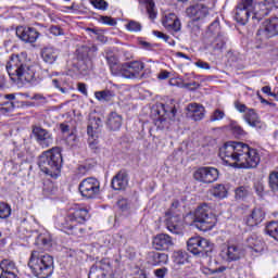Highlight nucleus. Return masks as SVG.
<instances>
[{"instance_id":"aec40b11","label":"nucleus","mask_w":278,"mask_h":278,"mask_svg":"<svg viewBox=\"0 0 278 278\" xmlns=\"http://www.w3.org/2000/svg\"><path fill=\"white\" fill-rule=\"evenodd\" d=\"M187 117L191 121H203L205 118V106L199 103H189L187 105Z\"/></svg>"},{"instance_id":"79ce46f5","label":"nucleus","mask_w":278,"mask_h":278,"mask_svg":"<svg viewBox=\"0 0 278 278\" xmlns=\"http://www.w3.org/2000/svg\"><path fill=\"white\" fill-rule=\"evenodd\" d=\"M144 3L149 18H151V21L155 20V16H157V13H155V2H153V0H144Z\"/></svg>"},{"instance_id":"c756f323","label":"nucleus","mask_w":278,"mask_h":278,"mask_svg":"<svg viewBox=\"0 0 278 278\" xmlns=\"http://www.w3.org/2000/svg\"><path fill=\"white\" fill-rule=\"evenodd\" d=\"M228 193L229 191L227 190V187L223 184L215 185L210 189V194L215 199H227Z\"/></svg>"},{"instance_id":"0eeeda50","label":"nucleus","mask_w":278,"mask_h":278,"mask_svg":"<svg viewBox=\"0 0 278 278\" xmlns=\"http://www.w3.org/2000/svg\"><path fill=\"white\" fill-rule=\"evenodd\" d=\"M193 223L200 231H211L216 226V215L207 203H203L194 212Z\"/></svg>"},{"instance_id":"b1692460","label":"nucleus","mask_w":278,"mask_h":278,"mask_svg":"<svg viewBox=\"0 0 278 278\" xmlns=\"http://www.w3.org/2000/svg\"><path fill=\"white\" fill-rule=\"evenodd\" d=\"M163 26L169 31H179L181 29V22L175 13H172L164 17Z\"/></svg>"},{"instance_id":"a878e982","label":"nucleus","mask_w":278,"mask_h":278,"mask_svg":"<svg viewBox=\"0 0 278 278\" xmlns=\"http://www.w3.org/2000/svg\"><path fill=\"white\" fill-rule=\"evenodd\" d=\"M265 217L266 214L262 208H254L252 213L247 217L245 223L249 227H256V225H260Z\"/></svg>"},{"instance_id":"5fc2aeb1","label":"nucleus","mask_w":278,"mask_h":278,"mask_svg":"<svg viewBox=\"0 0 278 278\" xmlns=\"http://www.w3.org/2000/svg\"><path fill=\"white\" fill-rule=\"evenodd\" d=\"M235 108L236 110H238V112H240L241 114H245V112H249V108H247L245 104L240 103V102H235Z\"/></svg>"},{"instance_id":"a18cd8bd","label":"nucleus","mask_w":278,"mask_h":278,"mask_svg":"<svg viewBox=\"0 0 278 278\" xmlns=\"http://www.w3.org/2000/svg\"><path fill=\"white\" fill-rule=\"evenodd\" d=\"M10 214H12V208L5 202L0 203V218H9Z\"/></svg>"},{"instance_id":"9d476101","label":"nucleus","mask_w":278,"mask_h":278,"mask_svg":"<svg viewBox=\"0 0 278 278\" xmlns=\"http://www.w3.org/2000/svg\"><path fill=\"white\" fill-rule=\"evenodd\" d=\"M78 190L85 199H96L101 192V182L94 177L85 178L80 181Z\"/></svg>"},{"instance_id":"f3484780","label":"nucleus","mask_w":278,"mask_h":278,"mask_svg":"<svg viewBox=\"0 0 278 278\" xmlns=\"http://www.w3.org/2000/svg\"><path fill=\"white\" fill-rule=\"evenodd\" d=\"M244 257V251L240 248V245L229 244L226 249L222 251V258L225 262H239Z\"/></svg>"},{"instance_id":"603ef678","label":"nucleus","mask_w":278,"mask_h":278,"mask_svg":"<svg viewBox=\"0 0 278 278\" xmlns=\"http://www.w3.org/2000/svg\"><path fill=\"white\" fill-rule=\"evenodd\" d=\"M100 21L103 23V25H110V27H114L116 25V20L110 17V16H100Z\"/></svg>"},{"instance_id":"5701e85b","label":"nucleus","mask_w":278,"mask_h":278,"mask_svg":"<svg viewBox=\"0 0 278 278\" xmlns=\"http://www.w3.org/2000/svg\"><path fill=\"white\" fill-rule=\"evenodd\" d=\"M106 127L110 131H118L123 127V115L112 112L106 119Z\"/></svg>"},{"instance_id":"13d9d810","label":"nucleus","mask_w":278,"mask_h":278,"mask_svg":"<svg viewBox=\"0 0 278 278\" xmlns=\"http://www.w3.org/2000/svg\"><path fill=\"white\" fill-rule=\"evenodd\" d=\"M153 35L156 36V38H162V40H164L165 42H168V40H170V37L168 35H165L160 30H153Z\"/></svg>"},{"instance_id":"e2e57ef3","label":"nucleus","mask_w":278,"mask_h":278,"mask_svg":"<svg viewBox=\"0 0 278 278\" xmlns=\"http://www.w3.org/2000/svg\"><path fill=\"white\" fill-rule=\"evenodd\" d=\"M225 270H227L226 266H220V267L215 268V269H208L210 275H216L218 273H225Z\"/></svg>"},{"instance_id":"393cba45","label":"nucleus","mask_w":278,"mask_h":278,"mask_svg":"<svg viewBox=\"0 0 278 278\" xmlns=\"http://www.w3.org/2000/svg\"><path fill=\"white\" fill-rule=\"evenodd\" d=\"M128 184L129 180L127 179V173L122 170L113 177L111 186L113 190H125Z\"/></svg>"},{"instance_id":"4c0bfd02","label":"nucleus","mask_w":278,"mask_h":278,"mask_svg":"<svg viewBox=\"0 0 278 278\" xmlns=\"http://www.w3.org/2000/svg\"><path fill=\"white\" fill-rule=\"evenodd\" d=\"M268 186L271 192H278V172L274 170L269 173Z\"/></svg>"},{"instance_id":"e433bc0d","label":"nucleus","mask_w":278,"mask_h":278,"mask_svg":"<svg viewBox=\"0 0 278 278\" xmlns=\"http://www.w3.org/2000/svg\"><path fill=\"white\" fill-rule=\"evenodd\" d=\"M174 264H177L178 266H181L188 262V253L179 250L174 252L173 254Z\"/></svg>"},{"instance_id":"cd10ccee","label":"nucleus","mask_w":278,"mask_h":278,"mask_svg":"<svg viewBox=\"0 0 278 278\" xmlns=\"http://www.w3.org/2000/svg\"><path fill=\"white\" fill-rule=\"evenodd\" d=\"M243 118L250 127H258L262 129V119L260 118V115L255 112L253 109H249L244 115Z\"/></svg>"},{"instance_id":"72a5a7b5","label":"nucleus","mask_w":278,"mask_h":278,"mask_svg":"<svg viewBox=\"0 0 278 278\" xmlns=\"http://www.w3.org/2000/svg\"><path fill=\"white\" fill-rule=\"evenodd\" d=\"M0 269L2 273L9 274V273H16V264L13 261H10L8 258H4L0 262Z\"/></svg>"},{"instance_id":"dca6fc26","label":"nucleus","mask_w":278,"mask_h":278,"mask_svg":"<svg viewBox=\"0 0 278 278\" xmlns=\"http://www.w3.org/2000/svg\"><path fill=\"white\" fill-rule=\"evenodd\" d=\"M33 136L41 149H49L53 144V135L42 127L35 126L33 128Z\"/></svg>"},{"instance_id":"bf43d9fd","label":"nucleus","mask_w":278,"mask_h":278,"mask_svg":"<svg viewBox=\"0 0 278 278\" xmlns=\"http://www.w3.org/2000/svg\"><path fill=\"white\" fill-rule=\"evenodd\" d=\"M195 66H198V68H203L204 71H210V63L207 62L198 61L195 62Z\"/></svg>"},{"instance_id":"69168bd1","label":"nucleus","mask_w":278,"mask_h":278,"mask_svg":"<svg viewBox=\"0 0 278 278\" xmlns=\"http://www.w3.org/2000/svg\"><path fill=\"white\" fill-rule=\"evenodd\" d=\"M60 129H61L62 134L71 132V126H68V124H65V123L60 124Z\"/></svg>"},{"instance_id":"a211bd4d","label":"nucleus","mask_w":278,"mask_h":278,"mask_svg":"<svg viewBox=\"0 0 278 278\" xmlns=\"http://www.w3.org/2000/svg\"><path fill=\"white\" fill-rule=\"evenodd\" d=\"M16 36L18 39L23 40V42L34 43L38 40L40 34L34 27L18 26L16 28Z\"/></svg>"},{"instance_id":"6ab92c4d","label":"nucleus","mask_w":278,"mask_h":278,"mask_svg":"<svg viewBox=\"0 0 278 278\" xmlns=\"http://www.w3.org/2000/svg\"><path fill=\"white\" fill-rule=\"evenodd\" d=\"M152 244L156 251H168V249L175 247V241L169 235L160 233L153 238Z\"/></svg>"},{"instance_id":"338daca9","label":"nucleus","mask_w":278,"mask_h":278,"mask_svg":"<svg viewBox=\"0 0 278 278\" xmlns=\"http://www.w3.org/2000/svg\"><path fill=\"white\" fill-rule=\"evenodd\" d=\"M0 278H20L18 275H16V271L13 273H1Z\"/></svg>"},{"instance_id":"58836bf2","label":"nucleus","mask_w":278,"mask_h":278,"mask_svg":"<svg viewBox=\"0 0 278 278\" xmlns=\"http://www.w3.org/2000/svg\"><path fill=\"white\" fill-rule=\"evenodd\" d=\"M249 197V186H240L235 189V199L242 201Z\"/></svg>"},{"instance_id":"680f3d73","label":"nucleus","mask_w":278,"mask_h":278,"mask_svg":"<svg viewBox=\"0 0 278 278\" xmlns=\"http://www.w3.org/2000/svg\"><path fill=\"white\" fill-rule=\"evenodd\" d=\"M78 90L81 92V94H85V97H88V89L86 87V84L78 83Z\"/></svg>"},{"instance_id":"2f4dec72","label":"nucleus","mask_w":278,"mask_h":278,"mask_svg":"<svg viewBox=\"0 0 278 278\" xmlns=\"http://www.w3.org/2000/svg\"><path fill=\"white\" fill-rule=\"evenodd\" d=\"M265 231L267 236L278 242V220H271L266 224Z\"/></svg>"},{"instance_id":"6e6552de","label":"nucleus","mask_w":278,"mask_h":278,"mask_svg":"<svg viewBox=\"0 0 278 278\" xmlns=\"http://www.w3.org/2000/svg\"><path fill=\"white\" fill-rule=\"evenodd\" d=\"M257 18L261 21L262 15L255 11V2L253 0H239L235 10V21L239 25L249 23V18Z\"/></svg>"},{"instance_id":"c9c22d12","label":"nucleus","mask_w":278,"mask_h":278,"mask_svg":"<svg viewBox=\"0 0 278 278\" xmlns=\"http://www.w3.org/2000/svg\"><path fill=\"white\" fill-rule=\"evenodd\" d=\"M88 278H105V273L101 269V263L91 266Z\"/></svg>"},{"instance_id":"ea45409f","label":"nucleus","mask_w":278,"mask_h":278,"mask_svg":"<svg viewBox=\"0 0 278 278\" xmlns=\"http://www.w3.org/2000/svg\"><path fill=\"white\" fill-rule=\"evenodd\" d=\"M94 97L98 101H112L114 92L110 90L96 91Z\"/></svg>"},{"instance_id":"f8f14e48","label":"nucleus","mask_w":278,"mask_h":278,"mask_svg":"<svg viewBox=\"0 0 278 278\" xmlns=\"http://www.w3.org/2000/svg\"><path fill=\"white\" fill-rule=\"evenodd\" d=\"M186 12L190 18H193V21L188 23V27H194V23H197V21H203L210 16V8L203 3L189 7Z\"/></svg>"},{"instance_id":"f03ea898","label":"nucleus","mask_w":278,"mask_h":278,"mask_svg":"<svg viewBox=\"0 0 278 278\" xmlns=\"http://www.w3.org/2000/svg\"><path fill=\"white\" fill-rule=\"evenodd\" d=\"M7 72L14 84H35L36 66L27 59V53L11 55L7 63Z\"/></svg>"},{"instance_id":"4d7b16f0","label":"nucleus","mask_w":278,"mask_h":278,"mask_svg":"<svg viewBox=\"0 0 278 278\" xmlns=\"http://www.w3.org/2000/svg\"><path fill=\"white\" fill-rule=\"evenodd\" d=\"M168 273V269L163 267L154 270V275L157 278H164L166 277V274Z\"/></svg>"},{"instance_id":"473e14b6","label":"nucleus","mask_w":278,"mask_h":278,"mask_svg":"<svg viewBox=\"0 0 278 278\" xmlns=\"http://www.w3.org/2000/svg\"><path fill=\"white\" fill-rule=\"evenodd\" d=\"M153 266H162V264H168V255L166 253L154 252L150 256Z\"/></svg>"},{"instance_id":"4be33fe9","label":"nucleus","mask_w":278,"mask_h":278,"mask_svg":"<svg viewBox=\"0 0 278 278\" xmlns=\"http://www.w3.org/2000/svg\"><path fill=\"white\" fill-rule=\"evenodd\" d=\"M41 58L46 64H55L60 58V51L53 47H46L41 50Z\"/></svg>"},{"instance_id":"de8ad7c7","label":"nucleus","mask_w":278,"mask_h":278,"mask_svg":"<svg viewBox=\"0 0 278 278\" xmlns=\"http://www.w3.org/2000/svg\"><path fill=\"white\" fill-rule=\"evenodd\" d=\"M208 33L213 34L214 36H218L220 34V23L218 20H215L210 26H208Z\"/></svg>"},{"instance_id":"412c9836","label":"nucleus","mask_w":278,"mask_h":278,"mask_svg":"<svg viewBox=\"0 0 278 278\" xmlns=\"http://www.w3.org/2000/svg\"><path fill=\"white\" fill-rule=\"evenodd\" d=\"M166 228L175 236L184 233V219L181 215H172L166 222Z\"/></svg>"},{"instance_id":"09e8293b","label":"nucleus","mask_w":278,"mask_h":278,"mask_svg":"<svg viewBox=\"0 0 278 278\" xmlns=\"http://www.w3.org/2000/svg\"><path fill=\"white\" fill-rule=\"evenodd\" d=\"M230 129L235 136H244L245 134L244 129H242V127H240V125H238L236 122L230 123Z\"/></svg>"},{"instance_id":"3c124183","label":"nucleus","mask_w":278,"mask_h":278,"mask_svg":"<svg viewBox=\"0 0 278 278\" xmlns=\"http://www.w3.org/2000/svg\"><path fill=\"white\" fill-rule=\"evenodd\" d=\"M37 244H42V247H49V244H51V239L46 235H39L37 237Z\"/></svg>"},{"instance_id":"bb28decb","label":"nucleus","mask_w":278,"mask_h":278,"mask_svg":"<svg viewBox=\"0 0 278 278\" xmlns=\"http://www.w3.org/2000/svg\"><path fill=\"white\" fill-rule=\"evenodd\" d=\"M7 101L0 103V113L10 114V112H14L16 108V96L14 93H9L4 96Z\"/></svg>"},{"instance_id":"f704fd0d","label":"nucleus","mask_w":278,"mask_h":278,"mask_svg":"<svg viewBox=\"0 0 278 278\" xmlns=\"http://www.w3.org/2000/svg\"><path fill=\"white\" fill-rule=\"evenodd\" d=\"M226 42H227V39L225 38V36L223 34H217V36L212 41L211 47L215 51H220V49L225 48Z\"/></svg>"},{"instance_id":"864d4df0","label":"nucleus","mask_w":278,"mask_h":278,"mask_svg":"<svg viewBox=\"0 0 278 278\" xmlns=\"http://www.w3.org/2000/svg\"><path fill=\"white\" fill-rule=\"evenodd\" d=\"M50 34L53 36H64V30L60 26H51Z\"/></svg>"},{"instance_id":"0e129e2a","label":"nucleus","mask_w":278,"mask_h":278,"mask_svg":"<svg viewBox=\"0 0 278 278\" xmlns=\"http://www.w3.org/2000/svg\"><path fill=\"white\" fill-rule=\"evenodd\" d=\"M170 77V73L168 71H161L157 75L159 79H168Z\"/></svg>"},{"instance_id":"37998d69","label":"nucleus","mask_w":278,"mask_h":278,"mask_svg":"<svg viewBox=\"0 0 278 278\" xmlns=\"http://www.w3.org/2000/svg\"><path fill=\"white\" fill-rule=\"evenodd\" d=\"M126 29L132 33L142 31V24L138 21L130 20L126 24Z\"/></svg>"},{"instance_id":"c03bdc74","label":"nucleus","mask_w":278,"mask_h":278,"mask_svg":"<svg viewBox=\"0 0 278 278\" xmlns=\"http://www.w3.org/2000/svg\"><path fill=\"white\" fill-rule=\"evenodd\" d=\"M91 5L96 8V10H102V12H105L110 4L105 0H90Z\"/></svg>"},{"instance_id":"8fccbe9b","label":"nucleus","mask_w":278,"mask_h":278,"mask_svg":"<svg viewBox=\"0 0 278 278\" xmlns=\"http://www.w3.org/2000/svg\"><path fill=\"white\" fill-rule=\"evenodd\" d=\"M88 142H89L90 149H98V147H99V136L94 135V134L89 135Z\"/></svg>"},{"instance_id":"9b49d317","label":"nucleus","mask_w":278,"mask_h":278,"mask_svg":"<svg viewBox=\"0 0 278 278\" xmlns=\"http://www.w3.org/2000/svg\"><path fill=\"white\" fill-rule=\"evenodd\" d=\"M142 71H144V63L140 61H131L122 64L119 74L122 77H125V79H138Z\"/></svg>"},{"instance_id":"ddd939ff","label":"nucleus","mask_w":278,"mask_h":278,"mask_svg":"<svg viewBox=\"0 0 278 278\" xmlns=\"http://www.w3.org/2000/svg\"><path fill=\"white\" fill-rule=\"evenodd\" d=\"M256 36L260 40H268L273 36H278V17L266 20L258 28Z\"/></svg>"},{"instance_id":"1a4fd4ad","label":"nucleus","mask_w":278,"mask_h":278,"mask_svg":"<svg viewBox=\"0 0 278 278\" xmlns=\"http://www.w3.org/2000/svg\"><path fill=\"white\" fill-rule=\"evenodd\" d=\"M187 249L193 255L206 256L214 251V243L202 237H191L187 241Z\"/></svg>"},{"instance_id":"39448f33","label":"nucleus","mask_w":278,"mask_h":278,"mask_svg":"<svg viewBox=\"0 0 278 278\" xmlns=\"http://www.w3.org/2000/svg\"><path fill=\"white\" fill-rule=\"evenodd\" d=\"M88 218H90L88 208L76 205L65 217L64 223L61 224L62 230L68 236H79L84 233L85 229L77 227V225H84Z\"/></svg>"},{"instance_id":"2eb2a0df","label":"nucleus","mask_w":278,"mask_h":278,"mask_svg":"<svg viewBox=\"0 0 278 278\" xmlns=\"http://www.w3.org/2000/svg\"><path fill=\"white\" fill-rule=\"evenodd\" d=\"M193 177L202 184H214V181L218 180V169L214 167H200L195 170Z\"/></svg>"},{"instance_id":"20e7f679","label":"nucleus","mask_w":278,"mask_h":278,"mask_svg":"<svg viewBox=\"0 0 278 278\" xmlns=\"http://www.w3.org/2000/svg\"><path fill=\"white\" fill-rule=\"evenodd\" d=\"M62 150L60 148H52L39 156L38 166L42 173L53 179H58L62 173Z\"/></svg>"},{"instance_id":"c85d7f7f","label":"nucleus","mask_w":278,"mask_h":278,"mask_svg":"<svg viewBox=\"0 0 278 278\" xmlns=\"http://www.w3.org/2000/svg\"><path fill=\"white\" fill-rule=\"evenodd\" d=\"M247 244L249 249H252L255 253H262L264 251V241L262 237L253 233L247 239Z\"/></svg>"},{"instance_id":"774afa93","label":"nucleus","mask_w":278,"mask_h":278,"mask_svg":"<svg viewBox=\"0 0 278 278\" xmlns=\"http://www.w3.org/2000/svg\"><path fill=\"white\" fill-rule=\"evenodd\" d=\"M199 83L193 81V83H188L185 85V88H189L190 90H197L199 88Z\"/></svg>"},{"instance_id":"6e6d98bb","label":"nucleus","mask_w":278,"mask_h":278,"mask_svg":"<svg viewBox=\"0 0 278 278\" xmlns=\"http://www.w3.org/2000/svg\"><path fill=\"white\" fill-rule=\"evenodd\" d=\"M106 62H108L111 71H114V66H116V64H117L116 56L108 55L106 56Z\"/></svg>"},{"instance_id":"a19ab883","label":"nucleus","mask_w":278,"mask_h":278,"mask_svg":"<svg viewBox=\"0 0 278 278\" xmlns=\"http://www.w3.org/2000/svg\"><path fill=\"white\" fill-rule=\"evenodd\" d=\"M253 188L260 199H264V197H266L267 191H266V186H264V182L255 181L253 185Z\"/></svg>"},{"instance_id":"423d86ee","label":"nucleus","mask_w":278,"mask_h":278,"mask_svg":"<svg viewBox=\"0 0 278 278\" xmlns=\"http://www.w3.org/2000/svg\"><path fill=\"white\" fill-rule=\"evenodd\" d=\"M177 114V108L169 104H159L152 110V116L156 128L164 131L170 129V125L175 123V116Z\"/></svg>"},{"instance_id":"7c9ffc66","label":"nucleus","mask_w":278,"mask_h":278,"mask_svg":"<svg viewBox=\"0 0 278 278\" xmlns=\"http://www.w3.org/2000/svg\"><path fill=\"white\" fill-rule=\"evenodd\" d=\"M101 118L100 117H91L89 119V124L87 127V134L88 136H92V134L98 135L99 134V127H101Z\"/></svg>"},{"instance_id":"49530a36","label":"nucleus","mask_w":278,"mask_h":278,"mask_svg":"<svg viewBox=\"0 0 278 278\" xmlns=\"http://www.w3.org/2000/svg\"><path fill=\"white\" fill-rule=\"evenodd\" d=\"M225 118V111L216 109L210 116L211 123H216L217 121H223Z\"/></svg>"},{"instance_id":"f257e3e1","label":"nucleus","mask_w":278,"mask_h":278,"mask_svg":"<svg viewBox=\"0 0 278 278\" xmlns=\"http://www.w3.org/2000/svg\"><path fill=\"white\" fill-rule=\"evenodd\" d=\"M219 157L228 166H240V168H257L260 153L249 144L238 141H228L219 148Z\"/></svg>"},{"instance_id":"4468645a","label":"nucleus","mask_w":278,"mask_h":278,"mask_svg":"<svg viewBox=\"0 0 278 278\" xmlns=\"http://www.w3.org/2000/svg\"><path fill=\"white\" fill-rule=\"evenodd\" d=\"M97 51H99L97 46H81L76 50L78 62L85 65L84 70L92 68V58L97 55Z\"/></svg>"},{"instance_id":"7ed1b4c3","label":"nucleus","mask_w":278,"mask_h":278,"mask_svg":"<svg viewBox=\"0 0 278 278\" xmlns=\"http://www.w3.org/2000/svg\"><path fill=\"white\" fill-rule=\"evenodd\" d=\"M28 268L31 270L34 277L49 278L53 275L55 268L53 256L34 250L28 261Z\"/></svg>"},{"instance_id":"052dcab7","label":"nucleus","mask_w":278,"mask_h":278,"mask_svg":"<svg viewBox=\"0 0 278 278\" xmlns=\"http://www.w3.org/2000/svg\"><path fill=\"white\" fill-rule=\"evenodd\" d=\"M177 207H179V201H174L172 203V207L169 208V211L166 214L169 216H173V214H175V210H177Z\"/></svg>"}]
</instances>
